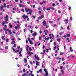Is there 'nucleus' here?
Segmentation results:
<instances>
[{
    "mask_svg": "<svg viewBox=\"0 0 76 76\" xmlns=\"http://www.w3.org/2000/svg\"><path fill=\"white\" fill-rule=\"evenodd\" d=\"M18 50H19V49L20 48V50H19L20 52L19 53V54H21L22 53V48H20V46L18 47Z\"/></svg>",
    "mask_w": 76,
    "mask_h": 76,
    "instance_id": "obj_1",
    "label": "nucleus"
},
{
    "mask_svg": "<svg viewBox=\"0 0 76 76\" xmlns=\"http://www.w3.org/2000/svg\"><path fill=\"white\" fill-rule=\"evenodd\" d=\"M28 40L29 41V43H30V44H31V45H33V44H34L33 43V42H32V40H31L30 39V38L28 37Z\"/></svg>",
    "mask_w": 76,
    "mask_h": 76,
    "instance_id": "obj_2",
    "label": "nucleus"
},
{
    "mask_svg": "<svg viewBox=\"0 0 76 76\" xmlns=\"http://www.w3.org/2000/svg\"><path fill=\"white\" fill-rule=\"evenodd\" d=\"M5 32H6L7 31H8V32L10 33V34L11 35V34H12V32H11V31L10 30H9V29H7L5 31Z\"/></svg>",
    "mask_w": 76,
    "mask_h": 76,
    "instance_id": "obj_3",
    "label": "nucleus"
},
{
    "mask_svg": "<svg viewBox=\"0 0 76 76\" xmlns=\"http://www.w3.org/2000/svg\"><path fill=\"white\" fill-rule=\"evenodd\" d=\"M22 17L24 19H26V18H28V16H26V15L25 14L23 15V16H22Z\"/></svg>",
    "mask_w": 76,
    "mask_h": 76,
    "instance_id": "obj_4",
    "label": "nucleus"
},
{
    "mask_svg": "<svg viewBox=\"0 0 76 76\" xmlns=\"http://www.w3.org/2000/svg\"><path fill=\"white\" fill-rule=\"evenodd\" d=\"M49 36H50V39H51L52 38H54V35H53V34H50Z\"/></svg>",
    "mask_w": 76,
    "mask_h": 76,
    "instance_id": "obj_5",
    "label": "nucleus"
},
{
    "mask_svg": "<svg viewBox=\"0 0 76 76\" xmlns=\"http://www.w3.org/2000/svg\"><path fill=\"white\" fill-rule=\"evenodd\" d=\"M11 40H12V42L11 43L12 44H15V38H12L11 39Z\"/></svg>",
    "mask_w": 76,
    "mask_h": 76,
    "instance_id": "obj_6",
    "label": "nucleus"
},
{
    "mask_svg": "<svg viewBox=\"0 0 76 76\" xmlns=\"http://www.w3.org/2000/svg\"><path fill=\"white\" fill-rule=\"evenodd\" d=\"M34 57H35V59H37V60H39V58L38 57V55H34Z\"/></svg>",
    "mask_w": 76,
    "mask_h": 76,
    "instance_id": "obj_7",
    "label": "nucleus"
},
{
    "mask_svg": "<svg viewBox=\"0 0 76 76\" xmlns=\"http://www.w3.org/2000/svg\"><path fill=\"white\" fill-rule=\"evenodd\" d=\"M12 48V49L14 53H18L19 51V50L15 51V49H14L13 48Z\"/></svg>",
    "mask_w": 76,
    "mask_h": 76,
    "instance_id": "obj_8",
    "label": "nucleus"
},
{
    "mask_svg": "<svg viewBox=\"0 0 76 76\" xmlns=\"http://www.w3.org/2000/svg\"><path fill=\"white\" fill-rule=\"evenodd\" d=\"M27 54H28V56H31V54H33V53L32 52H27Z\"/></svg>",
    "mask_w": 76,
    "mask_h": 76,
    "instance_id": "obj_9",
    "label": "nucleus"
},
{
    "mask_svg": "<svg viewBox=\"0 0 76 76\" xmlns=\"http://www.w3.org/2000/svg\"><path fill=\"white\" fill-rule=\"evenodd\" d=\"M44 17V16L43 15H42V16L41 17H39L37 18L38 19H42Z\"/></svg>",
    "mask_w": 76,
    "mask_h": 76,
    "instance_id": "obj_10",
    "label": "nucleus"
},
{
    "mask_svg": "<svg viewBox=\"0 0 76 76\" xmlns=\"http://www.w3.org/2000/svg\"><path fill=\"white\" fill-rule=\"evenodd\" d=\"M68 19H65L64 20V21H65V24H67V23H68Z\"/></svg>",
    "mask_w": 76,
    "mask_h": 76,
    "instance_id": "obj_11",
    "label": "nucleus"
},
{
    "mask_svg": "<svg viewBox=\"0 0 76 76\" xmlns=\"http://www.w3.org/2000/svg\"><path fill=\"white\" fill-rule=\"evenodd\" d=\"M43 26H46V21H43Z\"/></svg>",
    "mask_w": 76,
    "mask_h": 76,
    "instance_id": "obj_12",
    "label": "nucleus"
},
{
    "mask_svg": "<svg viewBox=\"0 0 76 76\" xmlns=\"http://www.w3.org/2000/svg\"><path fill=\"white\" fill-rule=\"evenodd\" d=\"M7 23V21H4L2 23V26H4V23Z\"/></svg>",
    "mask_w": 76,
    "mask_h": 76,
    "instance_id": "obj_13",
    "label": "nucleus"
},
{
    "mask_svg": "<svg viewBox=\"0 0 76 76\" xmlns=\"http://www.w3.org/2000/svg\"><path fill=\"white\" fill-rule=\"evenodd\" d=\"M72 49V47H70L69 48L70 51L71 52H73V50Z\"/></svg>",
    "mask_w": 76,
    "mask_h": 76,
    "instance_id": "obj_14",
    "label": "nucleus"
},
{
    "mask_svg": "<svg viewBox=\"0 0 76 76\" xmlns=\"http://www.w3.org/2000/svg\"><path fill=\"white\" fill-rule=\"evenodd\" d=\"M29 10L30 9H26V8H25V10H26V12L27 13H28V12H29Z\"/></svg>",
    "mask_w": 76,
    "mask_h": 76,
    "instance_id": "obj_15",
    "label": "nucleus"
},
{
    "mask_svg": "<svg viewBox=\"0 0 76 76\" xmlns=\"http://www.w3.org/2000/svg\"><path fill=\"white\" fill-rule=\"evenodd\" d=\"M28 12L30 15H32L31 13L32 11L31 10H29V11H28Z\"/></svg>",
    "mask_w": 76,
    "mask_h": 76,
    "instance_id": "obj_16",
    "label": "nucleus"
},
{
    "mask_svg": "<svg viewBox=\"0 0 76 76\" xmlns=\"http://www.w3.org/2000/svg\"><path fill=\"white\" fill-rule=\"evenodd\" d=\"M1 39H2V40H3V41H5V40H6V39H5L4 36H3L1 37Z\"/></svg>",
    "mask_w": 76,
    "mask_h": 76,
    "instance_id": "obj_17",
    "label": "nucleus"
},
{
    "mask_svg": "<svg viewBox=\"0 0 76 76\" xmlns=\"http://www.w3.org/2000/svg\"><path fill=\"white\" fill-rule=\"evenodd\" d=\"M37 35V32H34L33 34H32V36L34 37H35V35Z\"/></svg>",
    "mask_w": 76,
    "mask_h": 76,
    "instance_id": "obj_18",
    "label": "nucleus"
},
{
    "mask_svg": "<svg viewBox=\"0 0 76 76\" xmlns=\"http://www.w3.org/2000/svg\"><path fill=\"white\" fill-rule=\"evenodd\" d=\"M8 18H9V17L8 16V15H6V20L7 21H8Z\"/></svg>",
    "mask_w": 76,
    "mask_h": 76,
    "instance_id": "obj_19",
    "label": "nucleus"
},
{
    "mask_svg": "<svg viewBox=\"0 0 76 76\" xmlns=\"http://www.w3.org/2000/svg\"><path fill=\"white\" fill-rule=\"evenodd\" d=\"M19 5L20 6V7H25L24 6V5H21L20 4H19Z\"/></svg>",
    "mask_w": 76,
    "mask_h": 76,
    "instance_id": "obj_20",
    "label": "nucleus"
},
{
    "mask_svg": "<svg viewBox=\"0 0 76 76\" xmlns=\"http://www.w3.org/2000/svg\"><path fill=\"white\" fill-rule=\"evenodd\" d=\"M66 37H70V34H66Z\"/></svg>",
    "mask_w": 76,
    "mask_h": 76,
    "instance_id": "obj_21",
    "label": "nucleus"
},
{
    "mask_svg": "<svg viewBox=\"0 0 76 76\" xmlns=\"http://www.w3.org/2000/svg\"><path fill=\"white\" fill-rule=\"evenodd\" d=\"M24 61L25 63H26L27 62V60H26V58L24 59Z\"/></svg>",
    "mask_w": 76,
    "mask_h": 76,
    "instance_id": "obj_22",
    "label": "nucleus"
},
{
    "mask_svg": "<svg viewBox=\"0 0 76 76\" xmlns=\"http://www.w3.org/2000/svg\"><path fill=\"white\" fill-rule=\"evenodd\" d=\"M22 76H29V75H26V73H24V74L22 75Z\"/></svg>",
    "mask_w": 76,
    "mask_h": 76,
    "instance_id": "obj_23",
    "label": "nucleus"
},
{
    "mask_svg": "<svg viewBox=\"0 0 76 76\" xmlns=\"http://www.w3.org/2000/svg\"><path fill=\"white\" fill-rule=\"evenodd\" d=\"M36 66H39V64H38V61H36Z\"/></svg>",
    "mask_w": 76,
    "mask_h": 76,
    "instance_id": "obj_24",
    "label": "nucleus"
},
{
    "mask_svg": "<svg viewBox=\"0 0 76 76\" xmlns=\"http://www.w3.org/2000/svg\"><path fill=\"white\" fill-rule=\"evenodd\" d=\"M47 32V33H48V31L47 30H45L44 31V32Z\"/></svg>",
    "mask_w": 76,
    "mask_h": 76,
    "instance_id": "obj_25",
    "label": "nucleus"
},
{
    "mask_svg": "<svg viewBox=\"0 0 76 76\" xmlns=\"http://www.w3.org/2000/svg\"><path fill=\"white\" fill-rule=\"evenodd\" d=\"M51 8L50 7L47 8L46 9V10L47 11L50 10V9Z\"/></svg>",
    "mask_w": 76,
    "mask_h": 76,
    "instance_id": "obj_26",
    "label": "nucleus"
},
{
    "mask_svg": "<svg viewBox=\"0 0 76 76\" xmlns=\"http://www.w3.org/2000/svg\"><path fill=\"white\" fill-rule=\"evenodd\" d=\"M45 75L46 76H48V72H45Z\"/></svg>",
    "mask_w": 76,
    "mask_h": 76,
    "instance_id": "obj_27",
    "label": "nucleus"
},
{
    "mask_svg": "<svg viewBox=\"0 0 76 76\" xmlns=\"http://www.w3.org/2000/svg\"><path fill=\"white\" fill-rule=\"evenodd\" d=\"M56 59L57 60H61V58H59L58 57L56 58Z\"/></svg>",
    "mask_w": 76,
    "mask_h": 76,
    "instance_id": "obj_28",
    "label": "nucleus"
},
{
    "mask_svg": "<svg viewBox=\"0 0 76 76\" xmlns=\"http://www.w3.org/2000/svg\"><path fill=\"white\" fill-rule=\"evenodd\" d=\"M10 39H6V42H9V41Z\"/></svg>",
    "mask_w": 76,
    "mask_h": 76,
    "instance_id": "obj_29",
    "label": "nucleus"
},
{
    "mask_svg": "<svg viewBox=\"0 0 76 76\" xmlns=\"http://www.w3.org/2000/svg\"><path fill=\"white\" fill-rule=\"evenodd\" d=\"M61 39H57V40L58 41V42H60V40Z\"/></svg>",
    "mask_w": 76,
    "mask_h": 76,
    "instance_id": "obj_30",
    "label": "nucleus"
},
{
    "mask_svg": "<svg viewBox=\"0 0 76 76\" xmlns=\"http://www.w3.org/2000/svg\"><path fill=\"white\" fill-rule=\"evenodd\" d=\"M9 26L11 28H12V25L10 23L9 24Z\"/></svg>",
    "mask_w": 76,
    "mask_h": 76,
    "instance_id": "obj_31",
    "label": "nucleus"
},
{
    "mask_svg": "<svg viewBox=\"0 0 76 76\" xmlns=\"http://www.w3.org/2000/svg\"><path fill=\"white\" fill-rule=\"evenodd\" d=\"M51 9L52 10H55L54 8L53 7H51Z\"/></svg>",
    "mask_w": 76,
    "mask_h": 76,
    "instance_id": "obj_32",
    "label": "nucleus"
},
{
    "mask_svg": "<svg viewBox=\"0 0 76 76\" xmlns=\"http://www.w3.org/2000/svg\"><path fill=\"white\" fill-rule=\"evenodd\" d=\"M64 54V53H60V56H61L62 55Z\"/></svg>",
    "mask_w": 76,
    "mask_h": 76,
    "instance_id": "obj_33",
    "label": "nucleus"
},
{
    "mask_svg": "<svg viewBox=\"0 0 76 76\" xmlns=\"http://www.w3.org/2000/svg\"><path fill=\"white\" fill-rule=\"evenodd\" d=\"M26 46L27 47H26V48H27L26 50H27V51H28V48H29V46H28V45H27Z\"/></svg>",
    "mask_w": 76,
    "mask_h": 76,
    "instance_id": "obj_34",
    "label": "nucleus"
},
{
    "mask_svg": "<svg viewBox=\"0 0 76 76\" xmlns=\"http://www.w3.org/2000/svg\"><path fill=\"white\" fill-rule=\"evenodd\" d=\"M69 7L68 8L69 10H71V7Z\"/></svg>",
    "mask_w": 76,
    "mask_h": 76,
    "instance_id": "obj_35",
    "label": "nucleus"
},
{
    "mask_svg": "<svg viewBox=\"0 0 76 76\" xmlns=\"http://www.w3.org/2000/svg\"><path fill=\"white\" fill-rule=\"evenodd\" d=\"M12 10H16V8L15 7L13 8H12Z\"/></svg>",
    "mask_w": 76,
    "mask_h": 76,
    "instance_id": "obj_36",
    "label": "nucleus"
},
{
    "mask_svg": "<svg viewBox=\"0 0 76 76\" xmlns=\"http://www.w3.org/2000/svg\"><path fill=\"white\" fill-rule=\"evenodd\" d=\"M15 30H13V31H12V33L13 34H15L16 33V32H15Z\"/></svg>",
    "mask_w": 76,
    "mask_h": 76,
    "instance_id": "obj_37",
    "label": "nucleus"
},
{
    "mask_svg": "<svg viewBox=\"0 0 76 76\" xmlns=\"http://www.w3.org/2000/svg\"><path fill=\"white\" fill-rule=\"evenodd\" d=\"M44 71H45V73L46 72H48V71H47V69H44Z\"/></svg>",
    "mask_w": 76,
    "mask_h": 76,
    "instance_id": "obj_38",
    "label": "nucleus"
},
{
    "mask_svg": "<svg viewBox=\"0 0 76 76\" xmlns=\"http://www.w3.org/2000/svg\"><path fill=\"white\" fill-rule=\"evenodd\" d=\"M38 9V10H41V7H39Z\"/></svg>",
    "mask_w": 76,
    "mask_h": 76,
    "instance_id": "obj_39",
    "label": "nucleus"
},
{
    "mask_svg": "<svg viewBox=\"0 0 76 76\" xmlns=\"http://www.w3.org/2000/svg\"><path fill=\"white\" fill-rule=\"evenodd\" d=\"M67 29L68 30H69L70 29V28H69V26L67 27Z\"/></svg>",
    "mask_w": 76,
    "mask_h": 76,
    "instance_id": "obj_40",
    "label": "nucleus"
},
{
    "mask_svg": "<svg viewBox=\"0 0 76 76\" xmlns=\"http://www.w3.org/2000/svg\"><path fill=\"white\" fill-rule=\"evenodd\" d=\"M6 4H4V7H5V8L6 7Z\"/></svg>",
    "mask_w": 76,
    "mask_h": 76,
    "instance_id": "obj_41",
    "label": "nucleus"
},
{
    "mask_svg": "<svg viewBox=\"0 0 76 76\" xmlns=\"http://www.w3.org/2000/svg\"><path fill=\"white\" fill-rule=\"evenodd\" d=\"M70 20H73V18H72V17H70Z\"/></svg>",
    "mask_w": 76,
    "mask_h": 76,
    "instance_id": "obj_42",
    "label": "nucleus"
},
{
    "mask_svg": "<svg viewBox=\"0 0 76 76\" xmlns=\"http://www.w3.org/2000/svg\"><path fill=\"white\" fill-rule=\"evenodd\" d=\"M17 27L18 28H19V24H17Z\"/></svg>",
    "mask_w": 76,
    "mask_h": 76,
    "instance_id": "obj_43",
    "label": "nucleus"
},
{
    "mask_svg": "<svg viewBox=\"0 0 76 76\" xmlns=\"http://www.w3.org/2000/svg\"><path fill=\"white\" fill-rule=\"evenodd\" d=\"M39 72H40V73H42V69H40L39 70Z\"/></svg>",
    "mask_w": 76,
    "mask_h": 76,
    "instance_id": "obj_44",
    "label": "nucleus"
},
{
    "mask_svg": "<svg viewBox=\"0 0 76 76\" xmlns=\"http://www.w3.org/2000/svg\"><path fill=\"white\" fill-rule=\"evenodd\" d=\"M5 49H6L7 50H8V46H6L5 47Z\"/></svg>",
    "mask_w": 76,
    "mask_h": 76,
    "instance_id": "obj_45",
    "label": "nucleus"
},
{
    "mask_svg": "<svg viewBox=\"0 0 76 76\" xmlns=\"http://www.w3.org/2000/svg\"><path fill=\"white\" fill-rule=\"evenodd\" d=\"M56 48H57V47H56V46H55L53 48L54 50H55Z\"/></svg>",
    "mask_w": 76,
    "mask_h": 76,
    "instance_id": "obj_46",
    "label": "nucleus"
},
{
    "mask_svg": "<svg viewBox=\"0 0 76 76\" xmlns=\"http://www.w3.org/2000/svg\"><path fill=\"white\" fill-rule=\"evenodd\" d=\"M28 65V63L26 64H25L24 65V67H26V66Z\"/></svg>",
    "mask_w": 76,
    "mask_h": 76,
    "instance_id": "obj_47",
    "label": "nucleus"
},
{
    "mask_svg": "<svg viewBox=\"0 0 76 76\" xmlns=\"http://www.w3.org/2000/svg\"><path fill=\"white\" fill-rule=\"evenodd\" d=\"M18 27L16 26H15V29H18Z\"/></svg>",
    "mask_w": 76,
    "mask_h": 76,
    "instance_id": "obj_48",
    "label": "nucleus"
},
{
    "mask_svg": "<svg viewBox=\"0 0 76 76\" xmlns=\"http://www.w3.org/2000/svg\"><path fill=\"white\" fill-rule=\"evenodd\" d=\"M1 10H3V7H1Z\"/></svg>",
    "mask_w": 76,
    "mask_h": 76,
    "instance_id": "obj_49",
    "label": "nucleus"
},
{
    "mask_svg": "<svg viewBox=\"0 0 76 76\" xmlns=\"http://www.w3.org/2000/svg\"><path fill=\"white\" fill-rule=\"evenodd\" d=\"M49 23H53V22L51 21H50L49 22Z\"/></svg>",
    "mask_w": 76,
    "mask_h": 76,
    "instance_id": "obj_50",
    "label": "nucleus"
},
{
    "mask_svg": "<svg viewBox=\"0 0 76 76\" xmlns=\"http://www.w3.org/2000/svg\"><path fill=\"white\" fill-rule=\"evenodd\" d=\"M17 13H20V10H18L17 11Z\"/></svg>",
    "mask_w": 76,
    "mask_h": 76,
    "instance_id": "obj_51",
    "label": "nucleus"
},
{
    "mask_svg": "<svg viewBox=\"0 0 76 76\" xmlns=\"http://www.w3.org/2000/svg\"><path fill=\"white\" fill-rule=\"evenodd\" d=\"M30 75L31 76H34V74H32V73H30Z\"/></svg>",
    "mask_w": 76,
    "mask_h": 76,
    "instance_id": "obj_52",
    "label": "nucleus"
},
{
    "mask_svg": "<svg viewBox=\"0 0 76 76\" xmlns=\"http://www.w3.org/2000/svg\"><path fill=\"white\" fill-rule=\"evenodd\" d=\"M46 52H47V53H48V49H46Z\"/></svg>",
    "mask_w": 76,
    "mask_h": 76,
    "instance_id": "obj_53",
    "label": "nucleus"
},
{
    "mask_svg": "<svg viewBox=\"0 0 76 76\" xmlns=\"http://www.w3.org/2000/svg\"><path fill=\"white\" fill-rule=\"evenodd\" d=\"M60 69L61 70L62 69H63V67H62V66H60Z\"/></svg>",
    "mask_w": 76,
    "mask_h": 76,
    "instance_id": "obj_54",
    "label": "nucleus"
},
{
    "mask_svg": "<svg viewBox=\"0 0 76 76\" xmlns=\"http://www.w3.org/2000/svg\"><path fill=\"white\" fill-rule=\"evenodd\" d=\"M21 10L22 11V12H24V10L23 9H22Z\"/></svg>",
    "mask_w": 76,
    "mask_h": 76,
    "instance_id": "obj_55",
    "label": "nucleus"
},
{
    "mask_svg": "<svg viewBox=\"0 0 76 76\" xmlns=\"http://www.w3.org/2000/svg\"><path fill=\"white\" fill-rule=\"evenodd\" d=\"M26 71V70L25 69H24L23 70V72H25Z\"/></svg>",
    "mask_w": 76,
    "mask_h": 76,
    "instance_id": "obj_56",
    "label": "nucleus"
},
{
    "mask_svg": "<svg viewBox=\"0 0 76 76\" xmlns=\"http://www.w3.org/2000/svg\"><path fill=\"white\" fill-rule=\"evenodd\" d=\"M63 34V33L62 32H60L59 33V35H62V34Z\"/></svg>",
    "mask_w": 76,
    "mask_h": 76,
    "instance_id": "obj_57",
    "label": "nucleus"
},
{
    "mask_svg": "<svg viewBox=\"0 0 76 76\" xmlns=\"http://www.w3.org/2000/svg\"><path fill=\"white\" fill-rule=\"evenodd\" d=\"M16 44H14L13 46V47H16Z\"/></svg>",
    "mask_w": 76,
    "mask_h": 76,
    "instance_id": "obj_58",
    "label": "nucleus"
},
{
    "mask_svg": "<svg viewBox=\"0 0 76 76\" xmlns=\"http://www.w3.org/2000/svg\"><path fill=\"white\" fill-rule=\"evenodd\" d=\"M43 9L44 10H45V9H46L45 8V7H43Z\"/></svg>",
    "mask_w": 76,
    "mask_h": 76,
    "instance_id": "obj_59",
    "label": "nucleus"
},
{
    "mask_svg": "<svg viewBox=\"0 0 76 76\" xmlns=\"http://www.w3.org/2000/svg\"><path fill=\"white\" fill-rule=\"evenodd\" d=\"M54 45L55 46L56 45V42L54 43Z\"/></svg>",
    "mask_w": 76,
    "mask_h": 76,
    "instance_id": "obj_60",
    "label": "nucleus"
},
{
    "mask_svg": "<svg viewBox=\"0 0 76 76\" xmlns=\"http://www.w3.org/2000/svg\"><path fill=\"white\" fill-rule=\"evenodd\" d=\"M52 6H53L54 7L55 6V4L53 3L52 4Z\"/></svg>",
    "mask_w": 76,
    "mask_h": 76,
    "instance_id": "obj_61",
    "label": "nucleus"
},
{
    "mask_svg": "<svg viewBox=\"0 0 76 76\" xmlns=\"http://www.w3.org/2000/svg\"><path fill=\"white\" fill-rule=\"evenodd\" d=\"M63 29V27L61 26V30H62V29Z\"/></svg>",
    "mask_w": 76,
    "mask_h": 76,
    "instance_id": "obj_62",
    "label": "nucleus"
},
{
    "mask_svg": "<svg viewBox=\"0 0 76 76\" xmlns=\"http://www.w3.org/2000/svg\"><path fill=\"white\" fill-rule=\"evenodd\" d=\"M63 37H64V38H66V37H67V36L64 35V36Z\"/></svg>",
    "mask_w": 76,
    "mask_h": 76,
    "instance_id": "obj_63",
    "label": "nucleus"
},
{
    "mask_svg": "<svg viewBox=\"0 0 76 76\" xmlns=\"http://www.w3.org/2000/svg\"><path fill=\"white\" fill-rule=\"evenodd\" d=\"M7 8H9V6L7 5Z\"/></svg>",
    "mask_w": 76,
    "mask_h": 76,
    "instance_id": "obj_64",
    "label": "nucleus"
}]
</instances>
